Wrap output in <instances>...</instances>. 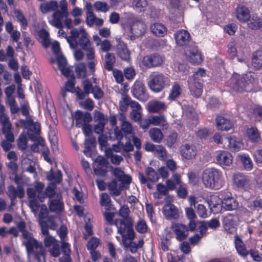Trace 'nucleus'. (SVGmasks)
<instances>
[{"label": "nucleus", "mask_w": 262, "mask_h": 262, "mask_svg": "<svg viewBox=\"0 0 262 262\" xmlns=\"http://www.w3.org/2000/svg\"><path fill=\"white\" fill-rule=\"evenodd\" d=\"M105 155L107 158H110L111 162L115 165H118L123 159L121 156L114 154L112 149H107L105 151Z\"/></svg>", "instance_id": "45"}, {"label": "nucleus", "mask_w": 262, "mask_h": 262, "mask_svg": "<svg viewBox=\"0 0 262 262\" xmlns=\"http://www.w3.org/2000/svg\"><path fill=\"white\" fill-rule=\"evenodd\" d=\"M232 181L234 185L238 188L247 190L250 187V181L247 176L243 173L239 172L234 173Z\"/></svg>", "instance_id": "12"}, {"label": "nucleus", "mask_w": 262, "mask_h": 262, "mask_svg": "<svg viewBox=\"0 0 262 262\" xmlns=\"http://www.w3.org/2000/svg\"><path fill=\"white\" fill-rule=\"evenodd\" d=\"M7 194L11 200V205H14V202L17 196L20 199L24 197V189L22 185H18L17 188L13 185H10L8 187Z\"/></svg>", "instance_id": "17"}, {"label": "nucleus", "mask_w": 262, "mask_h": 262, "mask_svg": "<svg viewBox=\"0 0 262 262\" xmlns=\"http://www.w3.org/2000/svg\"><path fill=\"white\" fill-rule=\"evenodd\" d=\"M197 153V149L195 145L185 144L181 147V154L186 159L190 160L194 158Z\"/></svg>", "instance_id": "21"}, {"label": "nucleus", "mask_w": 262, "mask_h": 262, "mask_svg": "<svg viewBox=\"0 0 262 262\" xmlns=\"http://www.w3.org/2000/svg\"><path fill=\"white\" fill-rule=\"evenodd\" d=\"M60 9H57L52 15V19L49 20V23L58 29L63 28V20L69 16L68 3L66 0H61L59 2Z\"/></svg>", "instance_id": "3"}, {"label": "nucleus", "mask_w": 262, "mask_h": 262, "mask_svg": "<svg viewBox=\"0 0 262 262\" xmlns=\"http://www.w3.org/2000/svg\"><path fill=\"white\" fill-rule=\"evenodd\" d=\"M145 28V24L143 22L140 21L135 24L132 28V30H134L135 32L139 34V35H141L144 32Z\"/></svg>", "instance_id": "61"}, {"label": "nucleus", "mask_w": 262, "mask_h": 262, "mask_svg": "<svg viewBox=\"0 0 262 262\" xmlns=\"http://www.w3.org/2000/svg\"><path fill=\"white\" fill-rule=\"evenodd\" d=\"M232 88L234 91L238 93H242L247 91L246 87L248 84L247 81L245 80L244 77L238 75L237 77L232 78Z\"/></svg>", "instance_id": "20"}, {"label": "nucleus", "mask_w": 262, "mask_h": 262, "mask_svg": "<svg viewBox=\"0 0 262 262\" xmlns=\"http://www.w3.org/2000/svg\"><path fill=\"white\" fill-rule=\"evenodd\" d=\"M219 197L222 200V206L226 210H234L237 208L238 202L230 192L221 191Z\"/></svg>", "instance_id": "5"}, {"label": "nucleus", "mask_w": 262, "mask_h": 262, "mask_svg": "<svg viewBox=\"0 0 262 262\" xmlns=\"http://www.w3.org/2000/svg\"><path fill=\"white\" fill-rule=\"evenodd\" d=\"M228 142L227 148L232 152H237L243 148V143L237 138L231 136L226 138Z\"/></svg>", "instance_id": "23"}, {"label": "nucleus", "mask_w": 262, "mask_h": 262, "mask_svg": "<svg viewBox=\"0 0 262 262\" xmlns=\"http://www.w3.org/2000/svg\"><path fill=\"white\" fill-rule=\"evenodd\" d=\"M150 29L152 33L158 37H164L167 32V28L162 24L159 23L151 24Z\"/></svg>", "instance_id": "28"}, {"label": "nucleus", "mask_w": 262, "mask_h": 262, "mask_svg": "<svg viewBox=\"0 0 262 262\" xmlns=\"http://www.w3.org/2000/svg\"><path fill=\"white\" fill-rule=\"evenodd\" d=\"M5 106L0 103V123L1 124L10 122L9 118L5 113Z\"/></svg>", "instance_id": "60"}, {"label": "nucleus", "mask_w": 262, "mask_h": 262, "mask_svg": "<svg viewBox=\"0 0 262 262\" xmlns=\"http://www.w3.org/2000/svg\"><path fill=\"white\" fill-rule=\"evenodd\" d=\"M75 126L80 128L84 123H90L92 120L91 114L89 112L83 113L80 110H77L74 114Z\"/></svg>", "instance_id": "15"}, {"label": "nucleus", "mask_w": 262, "mask_h": 262, "mask_svg": "<svg viewBox=\"0 0 262 262\" xmlns=\"http://www.w3.org/2000/svg\"><path fill=\"white\" fill-rule=\"evenodd\" d=\"M154 152L156 156L161 160H164L167 157L166 150L162 145H157V148Z\"/></svg>", "instance_id": "55"}, {"label": "nucleus", "mask_w": 262, "mask_h": 262, "mask_svg": "<svg viewBox=\"0 0 262 262\" xmlns=\"http://www.w3.org/2000/svg\"><path fill=\"white\" fill-rule=\"evenodd\" d=\"M249 9L244 5L238 6L236 9V17L241 23H246L250 18Z\"/></svg>", "instance_id": "24"}, {"label": "nucleus", "mask_w": 262, "mask_h": 262, "mask_svg": "<svg viewBox=\"0 0 262 262\" xmlns=\"http://www.w3.org/2000/svg\"><path fill=\"white\" fill-rule=\"evenodd\" d=\"M149 136L153 142L158 143H160L163 138L161 130L156 127H152L149 129Z\"/></svg>", "instance_id": "37"}, {"label": "nucleus", "mask_w": 262, "mask_h": 262, "mask_svg": "<svg viewBox=\"0 0 262 262\" xmlns=\"http://www.w3.org/2000/svg\"><path fill=\"white\" fill-rule=\"evenodd\" d=\"M237 216L233 213H228L222 219L224 230L229 233H233L236 229Z\"/></svg>", "instance_id": "11"}, {"label": "nucleus", "mask_w": 262, "mask_h": 262, "mask_svg": "<svg viewBox=\"0 0 262 262\" xmlns=\"http://www.w3.org/2000/svg\"><path fill=\"white\" fill-rule=\"evenodd\" d=\"M202 180L206 188L214 190L221 189L225 184L222 171L213 167L206 168L203 171Z\"/></svg>", "instance_id": "1"}, {"label": "nucleus", "mask_w": 262, "mask_h": 262, "mask_svg": "<svg viewBox=\"0 0 262 262\" xmlns=\"http://www.w3.org/2000/svg\"><path fill=\"white\" fill-rule=\"evenodd\" d=\"M94 7L96 11L106 12L109 10L110 7L105 2L97 1L94 4Z\"/></svg>", "instance_id": "56"}, {"label": "nucleus", "mask_w": 262, "mask_h": 262, "mask_svg": "<svg viewBox=\"0 0 262 262\" xmlns=\"http://www.w3.org/2000/svg\"><path fill=\"white\" fill-rule=\"evenodd\" d=\"M177 137V133H171L165 139L166 145L169 147H171L176 142Z\"/></svg>", "instance_id": "59"}, {"label": "nucleus", "mask_w": 262, "mask_h": 262, "mask_svg": "<svg viewBox=\"0 0 262 262\" xmlns=\"http://www.w3.org/2000/svg\"><path fill=\"white\" fill-rule=\"evenodd\" d=\"M116 62V58L114 53H107L105 56L104 67L108 71H112Z\"/></svg>", "instance_id": "40"}, {"label": "nucleus", "mask_w": 262, "mask_h": 262, "mask_svg": "<svg viewBox=\"0 0 262 262\" xmlns=\"http://www.w3.org/2000/svg\"><path fill=\"white\" fill-rule=\"evenodd\" d=\"M252 64L256 69L262 68V51H257L253 53Z\"/></svg>", "instance_id": "42"}, {"label": "nucleus", "mask_w": 262, "mask_h": 262, "mask_svg": "<svg viewBox=\"0 0 262 262\" xmlns=\"http://www.w3.org/2000/svg\"><path fill=\"white\" fill-rule=\"evenodd\" d=\"M117 55L123 61L129 62L131 60L130 52L126 45L120 44L117 47Z\"/></svg>", "instance_id": "29"}, {"label": "nucleus", "mask_w": 262, "mask_h": 262, "mask_svg": "<svg viewBox=\"0 0 262 262\" xmlns=\"http://www.w3.org/2000/svg\"><path fill=\"white\" fill-rule=\"evenodd\" d=\"M56 185L53 182H51L45 189L44 194L49 200L53 199L55 195Z\"/></svg>", "instance_id": "49"}, {"label": "nucleus", "mask_w": 262, "mask_h": 262, "mask_svg": "<svg viewBox=\"0 0 262 262\" xmlns=\"http://www.w3.org/2000/svg\"><path fill=\"white\" fill-rule=\"evenodd\" d=\"M246 134L249 141L252 143H257L261 140V132L255 126L247 128Z\"/></svg>", "instance_id": "26"}, {"label": "nucleus", "mask_w": 262, "mask_h": 262, "mask_svg": "<svg viewBox=\"0 0 262 262\" xmlns=\"http://www.w3.org/2000/svg\"><path fill=\"white\" fill-rule=\"evenodd\" d=\"M252 260L256 262H262V253H259L258 250L254 248L251 249L248 252Z\"/></svg>", "instance_id": "54"}, {"label": "nucleus", "mask_w": 262, "mask_h": 262, "mask_svg": "<svg viewBox=\"0 0 262 262\" xmlns=\"http://www.w3.org/2000/svg\"><path fill=\"white\" fill-rule=\"evenodd\" d=\"M132 93L133 96L141 101L145 102L149 98L144 84L140 81H136L134 84Z\"/></svg>", "instance_id": "10"}, {"label": "nucleus", "mask_w": 262, "mask_h": 262, "mask_svg": "<svg viewBox=\"0 0 262 262\" xmlns=\"http://www.w3.org/2000/svg\"><path fill=\"white\" fill-rule=\"evenodd\" d=\"M235 247L237 253L243 257H246L248 255V252L246 246L242 240V238L237 234L234 236Z\"/></svg>", "instance_id": "27"}, {"label": "nucleus", "mask_w": 262, "mask_h": 262, "mask_svg": "<svg viewBox=\"0 0 262 262\" xmlns=\"http://www.w3.org/2000/svg\"><path fill=\"white\" fill-rule=\"evenodd\" d=\"M150 119L151 124L154 125L165 126L167 125L165 117L163 114H160L159 116H151Z\"/></svg>", "instance_id": "44"}, {"label": "nucleus", "mask_w": 262, "mask_h": 262, "mask_svg": "<svg viewBox=\"0 0 262 262\" xmlns=\"http://www.w3.org/2000/svg\"><path fill=\"white\" fill-rule=\"evenodd\" d=\"M38 36L42 39L41 43L42 46L45 48H48L51 45L49 32L45 29H41L38 31Z\"/></svg>", "instance_id": "43"}, {"label": "nucleus", "mask_w": 262, "mask_h": 262, "mask_svg": "<svg viewBox=\"0 0 262 262\" xmlns=\"http://www.w3.org/2000/svg\"><path fill=\"white\" fill-rule=\"evenodd\" d=\"M238 157L246 170H250L252 169L253 163L248 154L241 153Z\"/></svg>", "instance_id": "39"}, {"label": "nucleus", "mask_w": 262, "mask_h": 262, "mask_svg": "<svg viewBox=\"0 0 262 262\" xmlns=\"http://www.w3.org/2000/svg\"><path fill=\"white\" fill-rule=\"evenodd\" d=\"M121 130L125 135H128L132 133V125L129 122L124 121L121 124Z\"/></svg>", "instance_id": "62"}, {"label": "nucleus", "mask_w": 262, "mask_h": 262, "mask_svg": "<svg viewBox=\"0 0 262 262\" xmlns=\"http://www.w3.org/2000/svg\"><path fill=\"white\" fill-rule=\"evenodd\" d=\"M182 93V89L178 82H174L172 85L168 99L170 101H174L179 98Z\"/></svg>", "instance_id": "38"}, {"label": "nucleus", "mask_w": 262, "mask_h": 262, "mask_svg": "<svg viewBox=\"0 0 262 262\" xmlns=\"http://www.w3.org/2000/svg\"><path fill=\"white\" fill-rule=\"evenodd\" d=\"M130 103V98L128 95H124L119 101V108L122 112H126Z\"/></svg>", "instance_id": "53"}, {"label": "nucleus", "mask_w": 262, "mask_h": 262, "mask_svg": "<svg viewBox=\"0 0 262 262\" xmlns=\"http://www.w3.org/2000/svg\"><path fill=\"white\" fill-rule=\"evenodd\" d=\"M169 78L162 73L158 71L151 72L149 76L147 85L154 93H160L169 85Z\"/></svg>", "instance_id": "2"}, {"label": "nucleus", "mask_w": 262, "mask_h": 262, "mask_svg": "<svg viewBox=\"0 0 262 262\" xmlns=\"http://www.w3.org/2000/svg\"><path fill=\"white\" fill-rule=\"evenodd\" d=\"M91 93L93 94L94 98L97 100L100 99L104 96L103 91L98 85H95L94 86L93 90Z\"/></svg>", "instance_id": "63"}, {"label": "nucleus", "mask_w": 262, "mask_h": 262, "mask_svg": "<svg viewBox=\"0 0 262 262\" xmlns=\"http://www.w3.org/2000/svg\"><path fill=\"white\" fill-rule=\"evenodd\" d=\"M1 125L2 133L5 135L6 138L5 140L10 142H14L15 138L13 133V128L11 122L4 123Z\"/></svg>", "instance_id": "30"}, {"label": "nucleus", "mask_w": 262, "mask_h": 262, "mask_svg": "<svg viewBox=\"0 0 262 262\" xmlns=\"http://www.w3.org/2000/svg\"><path fill=\"white\" fill-rule=\"evenodd\" d=\"M166 107L164 102L155 100L148 103L147 110L149 113H157L160 111L165 110Z\"/></svg>", "instance_id": "31"}, {"label": "nucleus", "mask_w": 262, "mask_h": 262, "mask_svg": "<svg viewBox=\"0 0 262 262\" xmlns=\"http://www.w3.org/2000/svg\"><path fill=\"white\" fill-rule=\"evenodd\" d=\"M100 204L101 206L104 207L106 210H110L111 209V199L110 195L103 192L101 193L100 199Z\"/></svg>", "instance_id": "46"}, {"label": "nucleus", "mask_w": 262, "mask_h": 262, "mask_svg": "<svg viewBox=\"0 0 262 262\" xmlns=\"http://www.w3.org/2000/svg\"><path fill=\"white\" fill-rule=\"evenodd\" d=\"M215 159L217 163L222 167L229 166L233 162L232 155L229 152L225 150L219 151Z\"/></svg>", "instance_id": "16"}, {"label": "nucleus", "mask_w": 262, "mask_h": 262, "mask_svg": "<svg viewBox=\"0 0 262 262\" xmlns=\"http://www.w3.org/2000/svg\"><path fill=\"white\" fill-rule=\"evenodd\" d=\"M188 87L191 95L195 98H199L203 92V79L193 80L188 79Z\"/></svg>", "instance_id": "13"}, {"label": "nucleus", "mask_w": 262, "mask_h": 262, "mask_svg": "<svg viewBox=\"0 0 262 262\" xmlns=\"http://www.w3.org/2000/svg\"><path fill=\"white\" fill-rule=\"evenodd\" d=\"M75 72L78 78H84L86 76V69L83 63H81L75 68Z\"/></svg>", "instance_id": "50"}, {"label": "nucleus", "mask_w": 262, "mask_h": 262, "mask_svg": "<svg viewBox=\"0 0 262 262\" xmlns=\"http://www.w3.org/2000/svg\"><path fill=\"white\" fill-rule=\"evenodd\" d=\"M148 227L143 220H140L137 224L136 229L140 233H145L147 231Z\"/></svg>", "instance_id": "58"}, {"label": "nucleus", "mask_w": 262, "mask_h": 262, "mask_svg": "<svg viewBox=\"0 0 262 262\" xmlns=\"http://www.w3.org/2000/svg\"><path fill=\"white\" fill-rule=\"evenodd\" d=\"M147 178H145L144 175L140 172L139 173V178L142 184H146L148 180L151 182H156L158 180L159 177L157 172L152 167H148L145 170Z\"/></svg>", "instance_id": "19"}, {"label": "nucleus", "mask_w": 262, "mask_h": 262, "mask_svg": "<svg viewBox=\"0 0 262 262\" xmlns=\"http://www.w3.org/2000/svg\"><path fill=\"white\" fill-rule=\"evenodd\" d=\"M170 228L176 234V238L179 242L186 239L189 234L188 227L182 223L173 222Z\"/></svg>", "instance_id": "9"}, {"label": "nucleus", "mask_w": 262, "mask_h": 262, "mask_svg": "<svg viewBox=\"0 0 262 262\" xmlns=\"http://www.w3.org/2000/svg\"><path fill=\"white\" fill-rule=\"evenodd\" d=\"M147 4L146 0H134L133 2L134 7L139 12H144Z\"/></svg>", "instance_id": "51"}, {"label": "nucleus", "mask_w": 262, "mask_h": 262, "mask_svg": "<svg viewBox=\"0 0 262 262\" xmlns=\"http://www.w3.org/2000/svg\"><path fill=\"white\" fill-rule=\"evenodd\" d=\"M59 6V4L57 1H52L41 4L40 9L43 13H47L51 11L54 12L58 8Z\"/></svg>", "instance_id": "34"}, {"label": "nucleus", "mask_w": 262, "mask_h": 262, "mask_svg": "<svg viewBox=\"0 0 262 262\" xmlns=\"http://www.w3.org/2000/svg\"><path fill=\"white\" fill-rule=\"evenodd\" d=\"M48 206L51 212L56 213L62 212L64 208L62 196L58 194L56 198L49 200Z\"/></svg>", "instance_id": "14"}, {"label": "nucleus", "mask_w": 262, "mask_h": 262, "mask_svg": "<svg viewBox=\"0 0 262 262\" xmlns=\"http://www.w3.org/2000/svg\"><path fill=\"white\" fill-rule=\"evenodd\" d=\"M96 166L94 171L96 175L105 177L108 172L109 162L108 160L102 156H98L95 161Z\"/></svg>", "instance_id": "6"}, {"label": "nucleus", "mask_w": 262, "mask_h": 262, "mask_svg": "<svg viewBox=\"0 0 262 262\" xmlns=\"http://www.w3.org/2000/svg\"><path fill=\"white\" fill-rule=\"evenodd\" d=\"M250 115L251 120L254 122H260L262 121V106L256 105L252 108Z\"/></svg>", "instance_id": "36"}, {"label": "nucleus", "mask_w": 262, "mask_h": 262, "mask_svg": "<svg viewBox=\"0 0 262 262\" xmlns=\"http://www.w3.org/2000/svg\"><path fill=\"white\" fill-rule=\"evenodd\" d=\"M163 61V58L158 53L146 55L142 59L143 65L148 69L159 67Z\"/></svg>", "instance_id": "7"}, {"label": "nucleus", "mask_w": 262, "mask_h": 262, "mask_svg": "<svg viewBox=\"0 0 262 262\" xmlns=\"http://www.w3.org/2000/svg\"><path fill=\"white\" fill-rule=\"evenodd\" d=\"M62 177V175L60 170H58L56 173L51 170L50 173L47 176V179L49 181H54L53 182L56 185L61 183Z\"/></svg>", "instance_id": "47"}, {"label": "nucleus", "mask_w": 262, "mask_h": 262, "mask_svg": "<svg viewBox=\"0 0 262 262\" xmlns=\"http://www.w3.org/2000/svg\"><path fill=\"white\" fill-rule=\"evenodd\" d=\"M163 214L168 220H177L180 216L177 208L171 204H166L164 205Z\"/></svg>", "instance_id": "22"}, {"label": "nucleus", "mask_w": 262, "mask_h": 262, "mask_svg": "<svg viewBox=\"0 0 262 262\" xmlns=\"http://www.w3.org/2000/svg\"><path fill=\"white\" fill-rule=\"evenodd\" d=\"M130 210L127 206H121L119 209V214L122 218L125 223L131 222L132 220L129 217Z\"/></svg>", "instance_id": "48"}, {"label": "nucleus", "mask_w": 262, "mask_h": 262, "mask_svg": "<svg viewBox=\"0 0 262 262\" xmlns=\"http://www.w3.org/2000/svg\"><path fill=\"white\" fill-rule=\"evenodd\" d=\"M27 251L28 253H34V249L37 250L38 249H42L41 243H39L35 238L29 239L24 243Z\"/></svg>", "instance_id": "33"}, {"label": "nucleus", "mask_w": 262, "mask_h": 262, "mask_svg": "<svg viewBox=\"0 0 262 262\" xmlns=\"http://www.w3.org/2000/svg\"><path fill=\"white\" fill-rule=\"evenodd\" d=\"M99 244V239L95 237H92L87 244V249L88 250H96Z\"/></svg>", "instance_id": "57"}, {"label": "nucleus", "mask_w": 262, "mask_h": 262, "mask_svg": "<svg viewBox=\"0 0 262 262\" xmlns=\"http://www.w3.org/2000/svg\"><path fill=\"white\" fill-rule=\"evenodd\" d=\"M14 14L17 20L20 23L21 27L23 29H26V27L28 25V21L22 12L19 10H17L15 11Z\"/></svg>", "instance_id": "52"}, {"label": "nucleus", "mask_w": 262, "mask_h": 262, "mask_svg": "<svg viewBox=\"0 0 262 262\" xmlns=\"http://www.w3.org/2000/svg\"><path fill=\"white\" fill-rule=\"evenodd\" d=\"M80 32V36L78 39V43L83 50L87 49L88 47L91 46V41L88 37V33L84 29H81Z\"/></svg>", "instance_id": "35"}, {"label": "nucleus", "mask_w": 262, "mask_h": 262, "mask_svg": "<svg viewBox=\"0 0 262 262\" xmlns=\"http://www.w3.org/2000/svg\"><path fill=\"white\" fill-rule=\"evenodd\" d=\"M248 26L252 30H257L262 27V20L256 15H250V18L248 20Z\"/></svg>", "instance_id": "41"}, {"label": "nucleus", "mask_w": 262, "mask_h": 262, "mask_svg": "<svg viewBox=\"0 0 262 262\" xmlns=\"http://www.w3.org/2000/svg\"><path fill=\"white\" fill-rule=\"evenodd\" d=\"M115 224L118 228V233L122 237L123 241L125 238L130 240L134 239L135 232L133 229L132 222L125 223V221L118 219L115 220Z\"/></svg>", "instance_id": "4"}, {"label": "nucleus", "mask_w": 262, "mask_h": 262, "mask_svg": "<svg viewBox=\"0 0 262 262\" xmlns=\"http://www.w3.org/2000/svg\"><path fill=\"white\" fill-rule=\"evenodd\" d=\"M188 194L186 184L180 185L177 190V195L181 199H185Z\"/></svg>", "instance_id": "64"}, {"label": "nucleus", "mask_w": 262, "mask_h": 262, "mask_svg": "<svg viewBox=\"0 0 262 262\" xmlns=\"http://www.w3.org/2000/svg\"><path fill=\"white\" fill-rule=\"evenodd\" d=\"M177 44L179 46H187L191 40V36L188 31L180 30L174 34Z\"/></svg>", "instance_id": "18"}, {"label": "nucleus", "mask_w": 262, "mask_h": 262, "mask_svg": "<svg viewBox=\"0 0 262 262\" xmlns=\"http://www.w3.org/2000/svg\"><path fill=\"white\" fill-rule=\"evenodd\" d=\"M185 54L192 64H199L203 61L201 53L195 45L188 46L185 51Z\"/></svg>", "instance_id": "8"}, {"label": "nucleus", "mask_w": 262, "mask_h": 262, "mask_svg": "<svg viewBox=\"0 0 262 262\" xmlns=\"http://www.w3.org/2000/svg\"><path fill=\"white\" fill-rule=\"evenodd\" d=\"M40 124L38 122H34L32 127L28 128L27 134L30 139L35 141L40 133Z\"/></svg>", "instance_id": "32"}, {"label": "nucleus", "mask_w": 262, "mask_h": 262, "mask_svg": "<svg viewBox=\"0 0 262 262\" xmlns=\"http://www.w3.org/2000/svg\"><path fill=\"white\" fill-rule=\"evenodd\" d=\"M216 126L218 130L228 131L233 127L230 120L222 116H217L215 118Z\"/></svg>", "instance_id": "25"}]
</instances>
